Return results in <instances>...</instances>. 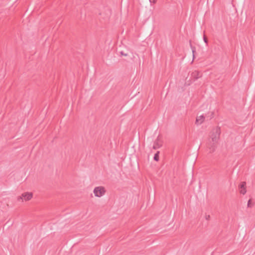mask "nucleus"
Returning a JSON list of instances; mask_svg holds the SVG:
<instances>
[{
    "label": "nucleus",
    "mask_w": 255,
    "mask_h": 255,
    "mask_svg": "<svg viewBox=\"0 0 255 255\" xmlns=\"http://www.w3.org/2000/svg\"><path fill=\"white\" fill-rule=\"evenodd\" d=\"M205 117L203 116H200L199 117H197L196 120V124L197 125H201L204 122Z\"/></svg>",
    "instance_id": "obj_6"
},
{
    "label": "nucleus",
    "mask_w": 255,
    "mask_h": 255,
    "mask_svg": "<svg viewBox=\"0 0 255 255\" xmlns=\"http://www.w3.org/2000/svg\"><path fill=\"white\" fill-rule=\"evenodd\" d=\"M159 151H157L154 156L153 159L155 161H158L159 160Z\"/></svg>",
    "instance_id": "obj_8"
},
{
    "label": "nucleus",
    "mask_w": 255,
    "mask_h": 255,
    "mask_svg": "<svg viewBox=\"0 0 255 255\" xmlns=\"http://www.w3.org/2000/svg\"><path fill=\"white\" fill-rule=\"evenodd\" d=\"M192 52H193V53H194V50H192Z\"/></svg>",
    "instance_id": "obj_15"
},
{
    "label": "nucleus",
    "mask_w": 255,
    "mask_h": 255,
    "mask_svg": "<svg viewBox=\"0 0 255 255\" xmlns=\"http://www.w3.org/2000/svg\"><path fill=\"white\" fill-rule=\"evenodd\" d=\"M221 134V129L219 127L214 128L211 135V139H209L208 143V147L210 149V152H213L215 151L216 144L220 138Z\"/></svg>",
    "instance_id": "obj_1"
},
{
    "label": "nucleus",
    "mask_w": 255,
    "mask_h": 255,
    "mask_svg": "<svg viewBox=\"0 0 255 255\" xmlns=\"http://www.w3.org/2000/svg\"><path fill=\"white\" fill-rule=\"evenodd\" d=\"M210 215H206V220H209L210 219Z\"/></svg>",
    "instance_id": "obj_13"
},
{
    "label": "nucleus",
    "mask_w": 255,
    "mask_h": 255,
    "mask_svg": "<svg viewBox=\"0 0 255 255\" xmlns=\"http://www.w3.org/2000/svg\"><path fill=\"white\" fill-rule=\"evenodd\" d=\"M106 192V190L104 187L98 186L94 189V193L96 197H100L103 196Z\"/></svg>",
    "instance_id": "obj_2"
},
{
    "label": "nucleus",
    "mask_w": 255,
    "mask_h": 255,
    "mask_svg": "<svg viewBox=\"0 0 255 255\" xmlns=\"http://www.w3.org/2000/svg\"><path fill=\"white\" fill-rule=\"evenodd\" d=\"M33 194L32 193L26 192L22 194L21 196H19L17 198V200L18 201H21L22 202L23 200L26 201L30 200L32 197Z\"/></svg>",
    "instance_id": "obj_3"
},
{
    "label": "nucleus",
    "mask_w": 255,
    "mask_h": 255,
    "mask_svg": "<svg viewBox=\"0 0 255 255\" xmlns=\"http://www.w3.org/2000/svg\"><path fill=\"white\" fill-rule=\"evenodd\" d=\"M251 200L250 199L248 202V207H251Z\"/></svg>",
    "instance_id": "obj_10"
},
{
    "label": "nucleus",
    "mask_w": 255,
    "mask_h": 255,
    "mask_svg": "<svg viewBox=\"0 0 255 255\" xmlns=\"http://www.w3.org/2000/svg\"><path fill=\"white\" fill-rule=\"evenodd\" d=\"M211 116H212V117H211V118H213V113H211Z\"/></svg>",
    "instance_id": "obj_14"
},
{
    "label": "nucleus",
    "mask_w": 255,
    "mask_h": 255,
    "mask_svg": "<svg viewBox=\"0 0 255 255\" xmlns=\"http://www.w3.org/2000/svg\"><path fill=\"white\" fill-rule=\"evenodd\" d=\"M203 39H204V42L207 44L208 43V39L206 37V36H205V35H204V37H203Z\"/></svg>",
    "instance_id": "obj_9"
},
{
    "label": "nucleus",
    "mask_w": 255,
    "mask_h": 255,
    "mask_svg": "<svg viewBox=\"0 0 255 255\" xmlns=\"http://www.w3.org/2000/svg\"><path fill=\"white\" fill-rule=\"evenodd\" d=\"M150 2L155 3L157 1V0H149Z\"/></svg>",
    "instance_id": "obj_12"
},
{
    "label": "nucleus",
    "mask_w": 255,
    "mask_h": 255,
    "mask_svg": "<svg viewBox=\"0 0 255 255\" xmlns=\"http://www.w3.org/2000/svg\"><path fill=\"white\" fill-rule=\"evenodd\" d=\"M246 182H242L239 185V188L240 189V192L241 194H242L243 195L245 194L247 190H246Z\"/></svg>",
    "instance_id": "obj_4"
},
{
    "label": "nucleus",
    "mask_w": 255,
    "mask_h": 255,
    "mask_svg": "<svg viewBox=\"0 0 255 255\" xmlns=\"http://www.w3.org/2000/svg\"><path fill=\"white\" fill-rule=\"evenodd\" d=\"M120 53L122 55L127 56V54L125 53L123 51H121Z\"/></svg>",
    "instance_id": "obj_11"
},
{
    "label": "nucleus",
    "mask_w": 255,
    "mask_h": 255,
    "mask_svg": "<svg viewBox=\"0 0 255 255\" xmlns=\"http://www.w3.org/2000/svg\"><path fill=\"white\" fill-rule=\"evenodd\" d=\"M191 76L194 80H197L200 77L201 75L199 71H195L192 72Z\"/></svg>",
    "instance_id": "obj_5"
},
{
    "label": "nucleus",
    "mask_w": 255,
    "mask_h": 255,
    "mask_svg": "<svg viewBox=\"0 0 255 255\" xmlns=\"http://www.w3.org/2000/svg\"><path fill=\"white\" fill-rule=\"evenodd\" d=\"M158 141H159V139L158 138H157L154 142V144L153 145V148L154 149H158L159 148L160 146H161V144L159 143L158 142Z\"/></svg>",
    "instance_id": "obj_7"
}]
</instances>
